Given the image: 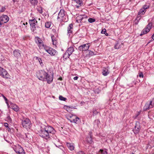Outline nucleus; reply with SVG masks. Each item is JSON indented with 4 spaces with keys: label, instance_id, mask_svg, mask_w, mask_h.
Segmentation results:
<instances>
[{
    "label": "nucleus",
    "instance_id": "obj_4",
    "mask_svg": "<svg viewBox=\"0 0 154 154\" xmlns=\"http://www.w3.org/2000/svg\"><path fill=\"white\" fill-rule=\"evenodd\" d=\"M23 127L27 129H30L31 123L29 120L28 119H26L23 120L22 122Z\"/></svg>",
    "mask_w": 154,
    "mask_h": 154
},
{
    "label": "nucleus",
    "instance_id": "obj_53",
    "mask_svg": "<svg viewBox=\"0 0 154 154\" xmlns=\"http://www.w3.org/2000/svg\"><path fill=\"white\" fill-rule=\"evenodd\" d=\"M14 2H15V1H16V0H12Z\"/></svg>",
    "mask_w": 154,
    "mask_h": 154
},
{
    "label": "nucleus",
    "instance_id": "obj_30",
    "mask_svg": "<svg viewBox=\"0 0 154 154\" xmlns=\"http://www.w3.org/2000/svg\"><path fill=\"white\" fill-rule=\"evenodd\" d=\"M150 107L152 108L154 106V98H153L152 100L149 103Z\"/></svg>",
    "mask_w": 154,
    "mask_h": 154
},
{
    "label": "nucleus",
    "instance_id": "obj_18",
    "mask_svg": "<svg viewBox=\"0 0 154 154\" xmlns=\"http://www.w3.org/2000/svg\"><path fill=\"white\" fill-rule=\"evenodd\" d=\"M66 145L68 148L71 150H72L74 149V146L73 144L67 143Z\"/></svg>",
    "mask_w": 154,
    "mask_h": 154
},
{
    "label": "nucleus",
    "instance_id": "obj_45",
    "mask_svg": "<svg viewBox=\"0 0 154 154\" xmlns=\"http://www.w3.org/2000/svg\"><path fill=\"white\" fill-rule=\"evenodd\" d=\"M139 76L140 77H143V74L142 73H140V74H139Z\"/></svg>",
    "mask_w": 154,
    "mask_h": 154
},
{
    "label": "nucleus",
    "instance_id": "obj_44",
    "mask_svg": "<svg viewBox=\"0 0 154 154\" xmlns=\"http://www.w3.org/2000/svg\"><path fill=\"white\" fill-rule=\"evenodd\" d=\"M4 125L5 126V127H6L7 128H8V123H5L4 124Z\"/></svg>",
    "mask_w": 154,
    "mask_h": 154
},
{
    "label": "nucleus",
    "instance_id": "obj_9",
    "mask_svg": "<svg viewBox=\"0 0 154 154\" xmlns=\"http://www.w3.org/2000/svg\"><path fill=\"white\" fill-rule=\"evenodd\" d=\"M45 50L48 53L51 55H55L57 54V52L51 48H45Z\"/></svg>",
    "mask_w": 154,
    "mask_h": 154
},
{
    "label": "nucleus",
    "instance_id": "obj_34",
    "mask_svg": "<svg viewBox=\"0 0 154 154\" xmlns=\"http://www.w3.org/2000/svg\"><path fill=\"white\" fill-rule=\"evenodd\" d=\"M31 3L32 5L37 4L38 1L37 0H30Z\"/></svg>",
    "mask_w": 154,
    "mask_h": 154
},
{
    "label": "nucleus",
    "instance_id": "obj_15",
    "mask_svg": "<svg viewBox=\"0 0 154 154\" xmlns=\"http://www.w3.org/2000/svg\"><path fill=\"white\" fill-rule=\"evenodd\" d=\"M13 54L14 56L17 58H19L21 57V54L20 51L18 50H15L13 51Z\"/></svg>",
    "mask_w": 154,
    "mask_h": 154
},
{
    "label": "nucleus",
    "instance_id": "obj_33",
    "mask_svg": "<svg viewBox=\"0 0 154 154\" xmlns=\"http://www.w3.org/2000/svg\"><path fill=\"white\" fill-rule=\"evenodd\" d=\"M101 33L102 34H105L106 36L108 35V34L106 33V31L105 29H103L101 31Z\"/></svg>",
    "mask_w": 154,
    "mask_h": 154
},
{
    "label": "nucleus",
    "instance_id": "obj_7",
    "mask_svg": "<svg viewBox=\"0 0 154 154\" xmlns=\"http://www.w3.org/2000/svg\"><path fill=\"white\" fill-rule=\"evenodd\" d=\"M14 150L19 154H25V152L23 148L20 145H17L14 148Z\"/></svg>",
    "mask_w": 154,
    "mask_h": 154
},
{
    "label": "nucleus",
    "instance_id": "obj_38",
    "mask_svg": "<svg viewBox=\"0 0 154 154\" xmlns=\"http://www.w3.org/2000/svg\"><path fill=\"white\" fill-rule=\"evenodd\" d=\"M68 54H66V55H65V53L63 55V58L66 59L67 58H69L70 56H68Z\"/></svg>",
    "mask_w": 154,
    "mask_h": 154
},
{
    "label": "nucleus",
    "instance_id": "obj_32",
    "mask_svg": "<svg viewBox=\"0 0 154 154\" xmlns=\"http://www.w3.org/2000/svg\"><path fill=\"white\" fill-rule=\"evenodd\" d=\"M59 99L60 100L62 101H65L66 98L63 97L62 96L60 95L59 97Z\"/></svg>",
    "mask_w": 154,
    "mask_h": 154
},
{
    "label": "nucleus",
    "instance_id": "obj_57",
    "mask_svg": "<svg viewBox=\"0 0 154 154\" xmlns=\"http://www.w3.org/2000/svg\"><path fill=\"white\" fill-rule=\"evenodd\" d=\"M131 154H134V153H131Z\"/></svg>",
    "mask_w": 154,
    "mask_h": 154
},
{
    "label": "nucleus",
    "instance_id": "obj_10",
    "mask_svg": "<svg viewBox=\"0 0 154 154\" xmlns=\"http://www.w3.org/2000/svg\"><path fill=\"white\" fill-rule=\"evenodd\" d=\"M90 47L89 43L83 44L79 47L78 50L80 51H86L88 50Z\"/></svg>",
    "mask_w": 154,
    "mask_h": 154
},
{
    "label": "nucleus",
    "instance_id": "obj_31",
    "mask_svg": "<svg viewBox=\"0 0 154 154\" xmlns=\"http://www.w3.org/2000/svg\"><path fill=\"white\" fill-rule=\"evenodd\" d=\"M51 25V23L49 22H47L45 23V26L46 28H49Z\"/></svg>",
    "mask_w": 154,
    "mask_h": 154
},
{
    "label": "nucleus",
    "instance_id": "obj_23",
    "mask_svg": "<svg viewBox=\"0 0 154 154\" xmlns=\"http://www.w3.org/2000/svg\"><path fill=\"white\" fill-rule=\"evenodd\" d=\"M146 10H144V9H143V8L141 9L139 11L138 15H139L140 16H141L142 15L144 14L145 13L146 11Z\"/></svg>",
    "mask_w": 154,
    "mask_h": 154
},
{
    "label": "nucleus",
    "instance_id": "obj_41",
    "mask_svg": "<svg viewBox=\"0 0 154 154\" xmlns=\"http://www.w3.org/2000/svg\"><path fill=\"white\" fill-rule=\"evenodd\" d=\"M82 15V16L83 20L84 19H86L87 18V16L85 14Z\"/></svg>",
    "mask_w": 154,
    "mask_h": 154
},
{
    "label": "nucleus",
    "instance_id": "obj_17",
    "mask_svg": "<svg viewBox=\"0 0 154 154\" xmlns=\"http://www.w3.org/2000/svg\"><path fill=\"white\" fill-rule=\"evenodd\" d=\"M72 24L71 23L69 24V26L68 27L67 33L69 35H70V33H72Z\"/></svg>",
    "mask_w": 154,
    "mask_h": 154
},
{
    "label": "nucleus",
    "instance_id": "obj_22",
    "mask_svg": "<svg viewBox=\"0 0 154 154\" xmlns=\"http://www.w3.org/2000/svg\"><path fill=\"white\" fill-rule=\"evenodd\" d=\"M51 38L53 45H55L57 44V41L54 35H51Z\"/></svg>",
    "mask_w": 154,
    "mask_h": 154
},
{
    "label": "nucleus",
    "instance_id": "obj_47",
    "mask_svg": "<svg viewBox=\"0 0 154 154\" xmlns=\"http://www.w3.org/2000/svg\"><path fill=\"white\" fill-rule=\"evenodd\" d=\"M2 96L4 98V99L5 101H7V99L6 97H5L3 95H2Z\"/></svg>",
    "mask_w": 154,
    "mask_h": 154
},
{
    "label": "nucleus",
    "instance_id": "obj_5",
    "mask_svg": "<svg viewBox=\"0 0 154 154\" xmlns=\"http://www.w3.org/2000/svg\"><path fill=\"white\" fill-rule=\"evenodd\" d=\"M65 15L64 13V11L63 10H60L59 12L58 17H57V20L60 22L65 21Z\"/></svg>",
    "mask_w": 154,
    "mask_h": 154
},
{
    "label": "nucleus",
    "instance_id": "obj_49",
    "mask_svg": "<svg viewBox=\"0 0 154 154\" xmlns=\"http://www.w3.org/2000/svg\"><path fill=\"white\" fill-rule=\"evenodd\" d=\"M38 11L40 13H42V9H41Z\"/></svg>",
    "mask_w": 154,
    "mask_h": 154
},
{
    "label": "nucleus",
    "instance_id": "obj_16",
    "mask_svg": "<svg viewBox=\"0 0 154 154\" xmlns=\"http://www.w3.org/2000/svg\"><path fill=\"white\" fill-rule=\"evenodd\" d=\"M86 141L89 143H91L92 142V135L91 134H89L86 138Z\"/></svg>",
    "mask_w": 154,
    "mask_h": 154
},
{
    "label": "nucleus",
    "instance_id": "obj_28",
    "mask_svg": "<svg viewBox=\"0 0 154 154\" xmlns=\"http://www.w3.org/2000/svg\"><path fill=\"white\" fill-rule=\"evenodd\" d=\"M35 58L36 59L38 60L41 66H43L44 65V64L42 61V59L40 58L37 57H35Z\"/></svg>",
    "mask_w": 154,
    "mask_h": 154
},
{
    "label": "nucleus",
    "instance_id": "obj_50",
    "mask_svg": "<svg viewBox=\"0 0 154 154\" xmlns=\"http://www.w3.org/2000/svg\"><path fill=\"white\" fill-rule=\"evenodd\" d=\"M25 136H26V138H28V135H29V134H25Z\"/></svg>",
    "mask_w": 154,
    "mask_h": 154
},
{
    "label": "nucleus",
    "instance_id": "obj_43",
    "mask_svg": "<svg viewBox=\"0 0 154 154\" xmlns=\"http://www.w3.org/2000/svg\"><path fill=\"white\" fill-rule=\"evenodd\" d=\"M76 154H85V153L82 151H79Z\"/></svg>",
    "mask_w": 154,
    "mask_h": 154
},
{
    "label": "nucleus",
    "instance_id": "obj_19",
    "mask_svg": "<svg viewBox=\"0 0 154 154\" xmlns=\"http://www.w3.org/2000/svg\"><path fill=\"white\" fill-rule=\"evenodd\" d=\"M11 106L12 109L16 112H18L19 110V107L15 104H12Z\"/></svg>",
    "mask_w": 154,
    "mask_h": 154
},
{
    "label": "nucleus",
    "instance_id": "obj_2",
    "mask_svg": "<svg viewBox=\"0 0 154 154\" xmlns=\"http://www.w3.org/2000/svg\"><path fill=\"white\" fill-rule=\"evenodd\" d=\"M55 132V131L54 128L50 126H46L39 131V135L45 139L49 138L51 134H54Z\"/></svg>",
    "mask_w": 154,
    "mask_h": 154
},
{
    "label": "nucleus",
    "instance_id": "obj_13",
    "mask_svg": "<svg viewBox=\"0 0 154 154\" xmlns=\"http://www.w3.org/2000/svg\"><path fill=\"white\" fill-rule=\"evenodd\" d=\"M152 24L149 23L147 26L143 30L142 33L143 34H146L149 32L151 29Z\"/></svg>",
    "mask_w": 154,
    "mask_h": 154
},
{
    "label": "nucleus",
    "instance_id": "obj_14",
    "mask_svg": "<svg viewBox=\"0 0 154 154\" xmlns=\"http://www.w3.org/2000/svg\"><path fill=\"white\" fill-rule=\"evenodd\" d=\"M74 51L73 47H70L68 48L66 51L65 52V55L66 54H68V56H70Z\"/></svg>",
    "mask_w": 154,
    "mask_h": 154
},
{
    "label": "nucleus",
    "instance_id": "obj_26",
    "mask_svg": "<svg viewBox=\"0 0 154 154\" xmlns=\"http://www.w3.org/2000/svg\"><path fill=\"white\" fill-rule=\"evenodd\" d=\"M102 73L103 75L104 76H106L109 73V72H108V70L107 69H104L103 70Z\"/></svg>",
    "mask_w": 154,
    "mask_h": 154
},
{
    "label": "nucleus",
    "instance_id": "obj_46",
    "mask_svg": "<svg viewBox=\"0 0 154 154\" xmlns=\"http://www.w3.org/2000/svg\"><path fill=\"white\" fill-rule=\"evenodd\" d=\"M78 78L79 77L78 76H75L74 77L73 79L74 80H77Z\"/></svg>",
    "mask_w": 154,
    "mask_h": 154
},
{
    "label": "nucleus",
    "instance_id": "obj_24",
    "mask_svg": "<svg viewBox=\"0 0 154 154\" xmlns=\"http://www.w3.org/2000/svg\"><path fill=\"white\" fill-rule=\"evenodd\" d=\"M64 108L68 112H70L72 111V108L66 106H65Z\"/></svg>",
    "mask_w": 154,
    "mask_h": 154
},
{
    "label": "nucleus",
    "instance_id": "obj_29",
    "mask_svg": "<svg viewBox=\"0 0 154 154\" xmlns=\"http://www.w3.org/2000/svg\"><path fill=\"white\" fill-rule=\"evenodd\" d=\"M99 154H108L105 150L100 149L99 152Z\"/></svg>",
    "mask_w": 154,
    "mask_h": 154
},
{
    "label": "nucleus",
    "instance_id": "obj_12",
    "mask_svg": "<svg viewBox=\"0 0 154 154\" xmlns=\"http://www.w3.org/2000/svg\"><path fill=\"white\" fill-rule=\"evenodd\" d=\"M140 128L139 122H136V123L134 129L133 130L134 134H138L140 131Z\"/></svg>",
    "mask_w": 154,
    "mask_h": 154
},
{
    "label": "nucleus",
    "instance_id": "obj_11",
    "mask_svg": "<svg viewBox=\"0 0 154 154\" xmlns=\"http://www.w3.org/2000/svg\"><path fill=\"white\" fill-rule=\"evenodd\" d=\"M9 20V17L6 15H3L1 16L0 18V22L1 23V25L3 23L8 22Z\"/></svg>",
    "mask_w": 154,
    "mask_h": 154
},
{
    "label": "nucleus",
    "instance_id": "obj_3",
    "mask_svg": "<svg viewBox=\"0 0 154 154\" xmlns=\"http://www.w3.org/2000/svg\"><path fill=\"white\" fill-rule=\"evenodd\" d=\"M67 119L71 122H74L75 123H79L80 121V119L75 115H69L67 116Z\"/></svg>",
    "mask_w": 154,
    "mask_h": 154
},
{
    "label": "nucleus",
    "instance_id": "obj_36",
    "mask_svg": "<svg viewBox=\"0 0 154 154\" xmlns=\"http://www.w3.org/2000/svg\"><path fill=\"white\" fill-rule=\"evenodd\" d=\"M120 48V45L118 43H116L114 46V48L115 49H118Z\"/></svg>",
    "mask_w": 154,
    "mask_h": 154
},
{
    "label": "nucleus",
    "instance_id": "obj_56",
    "mask_svg": "<svg viewBox=\"0 0 154 154\" xmlns=\"http://www.w3.org/2000/svg\"><path fill=\"white\" fill-rule=\"evenodd\" d=\"M26 24H27V22L26 23Z\"/></svg>",
    "mask_w": 154,
    "mask_h": 154
},
{
    "label": "nucleus",
    "instance_id": "obj_6",
    "mask_svg": "<svg viewBox=\"0 0 154 154\" xmlns=\"http://www.w3.org/2000/svg\"><path fill=\"white\" fill-rule=\"evenodd\" d=\"M37 22L35 19L29 20V23L31 27V29L33 32H35L36 29V26Z\"/></svg>",
    "mask_w": 154,
    "mask_h": 154
},
{
    "label": "nucleus",
    "instance_id": "obj_35",
    "mask_svg": "<svg viewBox=\"0 0 154 154\" xmlns=\"http://www.w3.org/2000/svg\"><path fill=\"white\" fill-rule=\"evenodd\" d=\"M95 20L94 19L90 18L88 19V21L90 23H92L94 21H95Z\"/></svg>",
    "mask_w": 154,
    "mask_h": 154
},
{
    "label": "nucleus",
    "instance_id": "obj_48",
    "mask_svg": "<svg viewBox=\"0 0 154 154\" xmlns=\"http://www.w3.org/2000/svg\"><path fill=\"white\" fill-rule=\"evenodd\" d=\"M151 143L152 144V146H154V140H153L151 141Z\"/></svg>",
    "mask_w": 154,
    "mask_h": 154
},
{
    "label": "nucleus",
    "instance_id": "obj_27",
    "mask_svg": "<svg viewBox=\"0 0 154 154\" xmlns=\"http://www.w3.org/2000/svg\"><path fill=\"white\" fill-rule=\"evenodd\" d=\"M150 108H151L150 107L149 103H147L145 104V106H144L143 109L144 110H146L149 109Z\"/></svg>",
    "mask_w": 154,
    "mask_h": 154
},
{
    "label": "nucleus",
    "instance_id": "obj_39",
    "mask_svg": "<svg viewBox=\"0 0 154 154\" xmlns=\"http://www.w3.org/2000/svg\"><path fill=\"white\" fill-rule=\"evenodd\" d=\"M149 8V6L147 5H144L143 6V8L144 9V10H146V9H148Z\"/></svg>",
    "mask_w": 154,
    "mask_h": 154
},
{
    "label": "nucleus",
    "instance_id": "obj_25",
    "mask_svg": "<svg viewBox=\"0 0 154 154\" xmlns=\"http://www.w3.org/2000/svg\"><path fill=\"white\" fill-rule=\"evenodd\" d=\"M37 41L38 44H39L40 45V47L44 46L43 43L42 41L41 40V39L39 38H38Z\"/></svg>",
    "mask_w": 154,
    "mask_h": 154
},
{
    "label": "nucleus",
    "instance_id": "obj_52",
    "mask_svg": "<svg viewBox=\"0 0 154 154\" xmlns=\"http://www.w3.org/2000/svg\"><path fill=\"white\" fill-rule=\"evenodd\" d=\"M152 38L154 40V34L152 36Z\"/></svg>",
    "mask_w": 154,
    "mask_h": 154
},
{
    "label": "nucleus",
    "instance_id": "obj_1",
    "mask_svg": "<svg viewBox=\"0 0 154 154\" xmlns=\"http://www.w3.org/2000/svg\"><path fill=\"white\" fill-rule=\"evenodd\" d=\"M36 75L37 77L39 80H46L49 84L51 83L53 79V75L52 74H49L43 70H41L37 72Z\"/></svg>",
    "mask_w": 154,
    "mask_h": 154
},
{
    "label": "nucleus",
    "instance_id": "obj_42",
    "mask_svg": "<svg viewBox=\"0 0 154 154\" xmlns=\"http://www.w3.org/2000/svg\"><path fill=\"white\" fill-rule=\"evenodd\" d=\"M82 15V16L83 20L84 19H86L87 18V16L85 14Z\"/></svg>",
    "mask_w": 154,
    "mask_h": 154
},
{
    "label": "nucleus",
    "instance_id": "obj_8",
    "mask_svg": "<svg viewBox=\"0 0 154 154\" xmlns=\"http://www.w3.org/2000/svg\"><path fill=\"white\" fill-rule=\"evenodd\" d=\"M0 75L5 78H8L9 75L6 70L0 67Z\"/></svg>",
    "mask_w": 154,
    "mask_h": 154
},
{
    "label": "nucleus",
    "instance_id": "obj_40",
    "mask_svg": "<svg viewBox=\"0 0 154 154\" xmlns=\"http://www.w3.org/2000/svg\"><path fill=\"white\" fill-rule=\"evenodd\" d=\"M89 51V54L91 56H92L94 55V52L91 51Z\"/></svg>",
    "mask_w": 154,
    "mask_h": 154
},
{
    "label": "nucleus",
    "instance_id": "obj_54",
    "mask_svg": "<svg viewBox=\"0 0 154 154\" xmlns=\"http://www.w3.org/2000/svg\"><path fill=\"white\" fill-rule=\"evenodd\" d=\"M150 154H154V153H151Z\"/></svg>",
    "mask_w": 154,
    "mask_h": 154
},
{
    "label": "nucleus",
    "instance_id": "obj_51",
    "mask_svg": "<svg viewBox=\"0 0 154 154\" xmlns=\"http://www.w3.org/2000/svg\"><path fill=\"white\" fill-rule=\"evenodd\" d=\"M58 80H62V78L61 77H60L58 79Z\"/></svg>",
    "mask_w": 154,
    "mask_h": 154
},
{
    "label": "nucleus",
    "instance_id": "obj_20",
    "mask_svg": "<svg viewBox=\"0 0 154 154\" xmlns=\"http://www.w3.org/2000/svg\"><path fill=\"white\" fill-rule=\"evenodd\" d=\"M76 20L78 23L81 22V21L83 20L82 16L79 15L77 16L76 18Z\"/></svg>",
    "mask_w": 154,
    "mask_h": 154
},
{
    "label": "nucleus",
    "instance_id": "obj_37",
    "mask_svg": "<svg viewBox=\"0 0 154 154\" xmlns=\"http://www.w3.org/2000/svg\"><path fill=\"white\" fill-rule=\"evenodd\" d=\"M6 9L5 7H2L1 8V9L0 10V12H4L5 11Z\"/></svg>",
    "mask_w": 154,
    "mask_h": 154
},
{
    "label": "nucleus",
    "instance_id": "obj_55",
    "mask_svg": "<svg viewBox=\"0 0 154 154\" xmlns=\"http://www.w3.org/2000/svg\"><path fill=\"white\" fill-rule=\"evenodd\" d=\"M142 34H143L142 33V34H140V35H142Z\"/></svg>",
    "mask_w": 154,
    "mask_h": 154
},
{
    "label": "nucleus",
    "instance_id": "obj_21",
    "mask_svg": "<svg viewBox=\"0 0 154 154\" xmlns=\"http://www.w3.org/2000/svg\"><path fill=\"white\" fill-rule=\"evenodd\" d=\"M74 1L77 4L79 5L76 6L77 8H79L80 6H82L83 5L82 1L80 0H74Z\"/></svg>",
    "mask_w": 154,
    "mask_h": 154
}]
</instances>
